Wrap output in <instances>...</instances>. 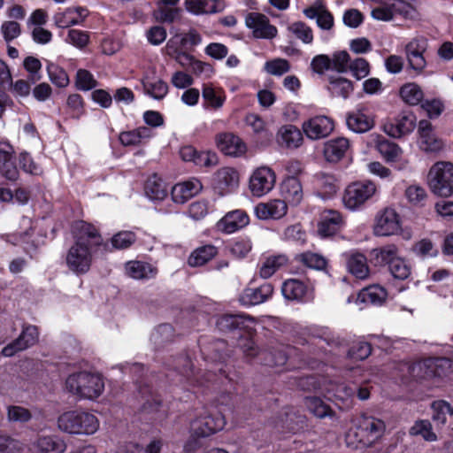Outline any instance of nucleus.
<instances>
[{"instance_id":"f257e3e1","label":"nucleus","mask_w":453,"mask_h":453,"mask_svg":"<svg viewBox=\"0 0 453 453\" xmlns=\"http://www.w3.org/2000/svg\"><path fill=\"white\" fill-rule=\"evenodd\" d=\"M72 233L74 242L66 253L65 264L74 274H85L89 271L93 253L103 239L96 226L85 221L75 222Z\"/></svg>"},{"instance_id":"f03ea898","label":"nucleus","mask_w":453,"mask_h":453,"mask_svg":"<svg viewBox=\"0 0 453 453\" xmlns=\"http://www.w3.org/2000/svg\"><path fill=\"white\" fill-rule=\"evenodd\" d=\"M386 423L375 416L363 413L351 420L345 434V442L351 449L370 448L384 436Z\"/></svg>"},{"instance_id":"7ed1b4c3","label":"nucleus","mask_w":453,"mask_h":453,"mask_svg":"<svg viewBox=\"0 0 453 453\" xmlns=\"http://www.w3.org/2000/svg\"><path fill=\"white\" fill-rule=\"evenodd\" d=\"M65 389L79 399L95 401L104 391L101 374L88 371L71 373L65 380Z\"/></svg>"},{"instance_id":"20e7f679","label":"nucleus","mask_w":453,"mask_h":453,"mask_svg":"<svg viewBox=\"0 0 453 453\" xmlns=\"http://www.w3.org/2000/svg\"><path fill=\"white\" fill-rule=\"evenodd\" d=\"M58 428L72 435H93L99 427L100 421L96 415L83 410H71L60 414L57 420Z\"/></svg>"},{"instance_id":"39448f33","label":"nucleus","mask_w":453,"mask_h":453,"mask_svg":"<svg viewBox=\"0 0 453 453\" xmlns=\"http://www.w3.org/2000/svg\"><path fill=\"white\" fill-rule=\"evenodd\" d=\"M377 185L370 180H356L349 183L344 189L342 203L350 211H357L377 194Z\"/></svg>"},{"instance_id":"423d86ee","label":"nucleus","mask_w":453,"mask_h":453,"mask_svg":"<svg viewBox=\"0 0 453 453\" xmlns=\"http://www.w3.org/2000/svg\"><path fill=\"white\" fill-rule=\"evenodd\" d=\"M453 372V361L447 357H431L411 367L413 377L420 380L441 379Z\"/></svg>"},{"instance_id":"0eeeda50","label":"nucleus","mask_w":453,"mask_h":453,"mask_svg":"<svg viewBox=\"0 0 453 453\" xmlns=\"http://www.w3.org/2000/svg\"><path fill=\"white\" fill-rule=\"evenodd\" d=\"M432 191L440 196H449L453 193V165L449 162H437L428 173Z\"/></svg>"},{"instance_id":"6e6552de","label":"nucleus","mask_w":453,"mask_h":453,"mask_svg":"<svg viewBox=\"0 0 453 453\" xmlns=\"http://www.w3.org/2000/svg\"><path fill=\"white\" fill-rule=\"evenodd\" d=\"M371 15L380 21H390L398 16L412 19L416 18L417 11L404 0H384L380 7L372 9Z\"/></svg>"},{"instance_id":"1a4fd4ad","label":"nucleus","mask_w":453,"mask_h":453,"mask_svg":"<svg viewBox=\"0 0 453 453\" xmlns=\"http://www.w3.org/2000/svg\"><path fill=\"white\" fill-rule=\"evenodd\" d=\"M226 423L221 412L204 410L191 421L190 430L196 437H207L223 430Z\"/></svg>"},{"instance_id":"9d476101","label":"nucleus","mask_w":453,"mask_h":453,"mask_svg":"<svg viewBox=\"0 0 453 453\" xmlns=\"http://www.w3.org/2000/svg\"><path fill=\"white\" fill-rule=\"evenodd\" d=\"M367 144L374 146L382 157L387 162L394 163L398 170H403L409 165V161L403 157V150L379 134H371L367 138Z\"/></svg>"},{"instance_id":"9b49d317","label":"nucleus","mask_w":453,"mask_h":453,"mask_svg":"<svg viewBox=\"0 0 453 453\" xmlns=\"http://www.w3.org/2000/svg\"><path fill=\"white\" fill-rule=\"evenodd\" d=\"M372 231L375 236L397 235L402 232V221L398 212L392 207L379 211L374 218Z\"/></svg>"},{"instance_id":"f8f14e48","label":"nucleus","mask_w":453,"mask_h":453,"mask_svg":"<svg viewBox=\"0 0 453 453\" xmlns=\"http://www.w3.org/2000/svg\"><path fill=\"white\" fill-rule=\"evenodd\" d=\"M276 183L275 172L267 165L253 170L249 180V188L254 196L261 197L270 193Z\"/></svg>"},{"instance_id":"ddd939ff","label":"nucleus","mask_w":453,"mask_h":453,"mask_svg":"<svg viewBox=\"0 0 453 453\" xmlns=\"http://www.w3.org/2000/svg\"><path fill=\"white\" fill-rule=\"evenodd\" d=\"M239 184L240 175L234 167H221L212 175V188L220 196L234 192L239 188Z\"/></svg>"},{"instance_id":"4468645a","label":"nucleus","mask_w":453,"mask_h":453,"mask_svg":"<svg viewBox=\"0 0 453 453\" xmlns=\"http://www.w3.org/2000/svg\"><path fill=\"white\" fill-rule=\"evenodd\" d=\"M245 26L251 31L254 38L272 40L278 35L277 27L269 18L261 12H249L245 16Z\"/></svg>"},{"instance_id":"2eb2a0df","label":"nucleus","mask_w":453,"mask_h":453,"mask_svg":"<svg viewBox=\"0 0 453 453\" xmlns=\"http://www.w3.org/2000/svg\"><path fill=\"white\" fill-rule=\"evenodd\" d=\"M417 127L416 116L409 111H401L383 125L384 132L391 137L400 138L414 131Z\"/></svg>"},{"instance_id":"dca6fc26","label":"nucleus","mask_w":453,"mask_h":453,"mask_svg":"<svg viewBox=\"0 0 453 453\" xmlns=\"http://www.w3.org/2000/svg\"><path fill=\"white\" fill-rule=\"evenodd\" d=\"M334 128V120L325 115H318L305 120L302 130L308 139L319 140L328 136Z\"/></svg>"},{"instance_id":"f3484780","label":"nucleus","mask_w":453,"mask_h":453,"mask_svg":"<svg viewBox=\"0 0 453 453\" xmlns=\"http://www.w3.org/2000/svg\"><path fill=\"white\" fill-rule=\"evenodd\" d=\"M29 449L33 453H64L67 444L65 439L58 434H40L30 441Z\"/></svg>"},{"instance_id":"a211bd4d","label":"nucleus","mask_w":453,"mask_h":453,"mask_svg":"<svg viewBox=\"0 0 453 453\" xmlns=\"http://www.w3.org/2000/svg\"><path fill=\"white\" fill-rule=\"evenodd\" d=\"M34 226L33 221L28 217H22L19 222V228L17 233L6 234L5 241L13 245H24V249L29 251L35 249L38 242L33 237Z\"/></svg>"},{"instance_id":"6ab92c4d","label":"nucleus","mask_w":453,"mask_h":453,"mask_svg":"<svg viewBox=\"0 0 453 453\" xmlns=\"http://www.w3.org/2000/svg\"><path fill=\"white\" fill-rule=\"evenodd\" d=\"M418 134L419 147L422 150L435 153L443 149L444 142L436 135L430 121L420 120L418 124Z\"/></svg>"},{"instance_id":"aec40b11","label":"nucleus","mask_w":453,"mask_h":453,"mask_svg":"<svg viewBox=\"0 0 453 453\" xmlns=\"http://www.w3.org/2000/svg\"><path fill=\"white\" fill-rule=\"evenodd\" d=\"M314 380L315 379L313 377L306 378V381L309 384H312L313 389L320 390L329 400L335 399L344 402L349 398H351L356 391V388L347 387L342 383L336 384L333 381L324 380L322 383L319 382L318 385H316L314 384Z\"/></svg>"},{"instance_id":"412c9836","label":"nucleus","mask_w":453,"mask_h":453,"mask_svg":"<svg viewBox=\"0 0 453 453\" xmlns=\"http://www.w3.org/2000/svg\"><path fill=\"white\" fill-rule=\"evenodd\" d=\"M203 189V184L198 178L192 177L184 181L176 183L171 188V196L173 203L183 204L198 195Z\"/></svg>"},{"instance_id":"4be33fe9","label":"nucleus","mask_w":453,"mask_h":453,"mask_svg":"<svg viewBox=\"0 0 453 453\" xmlns=\"http://www.w3.org/2000/svg\"><path fill=\"white\" fill-rule=\"evenodd\" d=\"M283 296L291 301L308 303L313 299V290L297 279L285 280L281 287Z\"/></svg>"},{"instance_id":"5701e85b","label":"nucleus","mask_w":453,"mask_h":453,"mask_svg":"<svg viewBox=\"0 0 453 453\" xmlns=\"http://www.w3.org/2000/svg\"><path fill=\"white\" fill-rule=\"evenodd\" d=\"M88 10L84 6L68 7L54 14V24L59 28L80 25L88 17Z\"/></svg>"},{"instance_id":"b1692460","label":"nucleus","mask_w":453,"mask_h":453,"mask_svg":"<svg viewBox=\"0 0 453 453\" xmlns=\"http://www.w3.org/2000/svg\"><path fill=\"white\" fill-rule=\"evenodd\" d=\"M254 212L261 220L280 219L288 212V203L282 199H271L259 203L255 206Z\"/></svg>"},{"instance_id":"393cba45","label":"nucleus","mask_w":453,"mask_h":453,"mask_svg":"<svg viewBox=\"0 0 453 453\" xmlns=\"http://www.w3.org/2000/svg\"><path fill=\"white\" fill-rule=\"evenodd\" d=\"M275 141L281 149L292 150L301 147L303 142V136L298 127L287 124L278 129Z\"/></svg>"},{"instance_id":"a878e982","label":"nucleus","mask_w":453,"mask_h":453,"mask_svg":"<svg viewBox=\"0 0 453 453\" xmlns=\"http://www.w3.org/2000/svg\"><path fill=\"white\" fill-rule=\"evenodd\" d=\"M216 145L225 155L238 157L247 151L244 142L232 133H222L216 136Z\"/></svg>"},{"instance_id":"bb28decb","label":"nucleus","mask_w":453,"mask_h":453,"mask_svg":"<svg viewBox=\"0 0 453 453\" xmlns=\"http://www.w3.org/2000/svg\"><path fill=\"white\" fill-rule=\"evenodd\" d=\"M273 293V285L271 283H264L258 288H245L239 296V302L245 307L257 305L269 300Z\"/></svg>"},{"instance_id":"cd10ccee","label":"nucleus","mask_w":453,"mask_h":453,"mask_svg":"<svg viewBox=\"0 0 453 453\" xmlns=\"http://www.w3.org/2000/svg\"><path fill=\"white\" fill-rule=\"evenodd\" d=\"M180 156L185 162H191L196 166L211 167L218 164V156L212 151H197L193 146H183Z\"/></svg>"},{"instance_id":"c85d7f7f","label":"nucleus","mask_w":453,"mask_h":453,"mask_svg":"<svg viewBox=\"0 0 453 453\" xmlns=\"http://www.w3.org/2000/svg\"><path fill=\"white\" fill-rule=\"evenodd\" d=\"M303 14L310 19H316L317 26L322 30H331L334 20L323 0H316L311 6L303 10Z\"/></svg>"},{"instance_id":"c756f323","label":"nucleus","mask_w":453,"mask_h":453,"mask_svg":"<svg viewBox=\"0 0 453 453\" xmlns=\"http://www.w3.org/2000/svg\"><path fill=\"white\" fill-rule=\"evenodd\" d=\"M249 222L250 218L244 211L234 210L220 219L217 222L216 227L221 233L233 234L246 226Z\"/></svg>"},{"instance_id":"7c9ffc66","label":"nucleus","mask_w":453,"mask_h":453,"mask_svg":"<svg viewBox=\"0 0 453 453\" xmlns=\"http://www.w3.org/2000/svg\"><path fill=\"white\" fill-rule=\"evenodd\" d=\"M344 225L342 214L334 210H326L321 213L318 225V234L326 238L335 234Z\"/></svg>"},{"instance_id":"2f4dec72","label":"nucleus","mask_w":453,"mask_h":453,"mask_svg":"<svg viewBox=\"0 0 453 453\" xmlns=\"http://www.w3.org/2000/svg\"><path fill=\"white\" fill-rule=\"evenodd\" d=\"M14 150L8 142H0V173L10 180H16L19 171L14 161Z\"/></svg>"},{"instance_id":"473e14b6","label":"nucleus","mask_w":453,"mask_h":453,"mask_svg":"<svg viewBox=\"0 0 453 453\" xmlns=\"http://www.w3.org/2000/svg\"><path fill=\"white\" fill-rule=\"evenodd\" d=\"M202 97L204 108L218 111L224 106L226 94L223 88L207 83L202 86Z\"/></svg>"},{"instance_id":"72a5a7b5","label":"nucleus","mask_w":453,"mask_h":453,"mask_svg":"<svg viewBox=\"0 0 453 453\" xmlns=\"http://www.w3.org/2000/svg\"><path fill=\"white\" fill-rule=\"evenodd\" d=\"M280 194L291 205H297L303 197V187L299 179L296 176L286 177L280 184Z\"/></svg>"},{"instance_id":"f704fd0d","label":"nucleus","mask_w":453,"mask_h":453,"mask_svg":"<svg viewBox=\"0 0 453 453\" xmlns=\"http://www.w3.org/2000/svg\"><path fill=\"white\" fill-rule=\"evenodd\" d=\"M346 124L352 132L362 134L373 127L374 118L372 114L365 111L357 110L347 116Z\"/></svg>"},{"instance_id":"c9c22d12","label":"nucleus","mask_w":453,"mask_h":453,"mask_svg":"<svg viewBox=\"0 0 453 453\" xmlns=\"http://www.w3.org/2000/svg\"><path fill=\"white\" fill-rule=\"evenodd\" d=\"M153 136L154 133L150 128L142 126L132 130L121 132L119 140L125 147H136L147 142Z\"/></svg>"},{"instance_id":"e433bc0d","label":"nucleus","mask_w":453,"mask_h":453,"mask_svg":"<svg viewBox=\"0 0 453 453\" xmlns=\"http://www.w3.org/2000/svg\"><path fill=\"white\" fill-rule=\"evenodd\" d=\"M349 148V142L347 138L337 137L330 139L324 144V157L331 163L339 162Z\"/></svg>"},{"instance_id":"4c0bfd02","label":"nucleus","mask_w":453,"mask_h":453,"mask_svg":"<svg viewBox=\"0 0 453 453\" xmlns=\"http://www.w3.org/2000/svg\"><path fill=\"white\" fill-rule=\"evenodd\" d=\"M184 6L188 12L195 16L214 14L222 10L219 0H185Z\"/></svg>"},{"instance_id":"58836bf2","label":"nucleus","mask_w":453,"mask_h":453,"mask_svg":"<svg viewBox=\"0 0 453 453\" xmlns=\"http://www.w3.org/2000/svg\"><path fill=\"white\" fill-rule=\"evenodd\" d=\"M243 352L248 357H257L261 364L265 365H281L287 361L284 355H279L277 358L271 357V354L265 350L257 349L253 341L250 340L242 346Z\"/></svg>"},{"instance_id":"ea45409f","label":"nucleus","mask_w":453,"mask_h":453,"mask_svg":"<svg viewBox=\"0 0 453 453\" xmlns=\"http://www.w3.org/2000/svg\"><path fill=\"white\" fill-rule=\"evenodd\" d=\"M142 84L145 95L157 101L164 99L169 91L168 84L159 78L153 79L145 75L142 79Z\"/></svg>"},{"instance_id":"a19ab883","label":"nucleus","mask_w":453,"mask_h":453,"mask_svg":"<svg viewBox=\"0 0 453 453\" xmlns=\"http://www.w3.org/2000/svg\"><path fill=\"white\" fill-rule=\"evenodd\" d=\"M288 258L284 254L271 255L261 260L258 273L261 278L268 279L280 268L288 264Z\"/></svg>"},{"instance_id":"79ce46f5","label":"nucleus","mask_w":453,"mask_h":453,"mask_svg":"<svg viewBox=\"0 0 453 453\" xmlns=\"http://www.w3.org/2000/svg\"><path fill=\"white\" fill-rule=\"evenodd\" d=\"M144 192L146 196L154 202H161L168 195V189L165 181L156 174L150 176L146 180Z\"/></svg>"},{"instance_id":"37998d69","label":"nucleus","mask_w":453,"mask_h":453,"mask_svg":"<svg viewBox=\"0 0 453 453\" xmlns=\"http://www.w3.org/2000/svg\"><path fill=\"white\" fill-rule=\"evenodd\" d=\"M125 268L127 274L135 280H149L157 273V269L151 265L141 261H129Z\"/></svg>"},{"instance_id":"c03bdc74","label":"nucleus","mask_w":453,"mask_h":453,"mask_svg":"<svg viewBox=\"0 0 453 453\" xmlns=\"http://www.w3.org/2000/svg\"><path fill=\"white\" fill-rule=\"evenodd\" d=\"M388 296L387 290L380 285H372L363 288L357 296V302L382 304Z\"/></svg>"},{"instance_id":"a18cd8bd","label":"nucleus","mask_w":453,"mask_h":453,"mask_svg":"<svg viewBox=\"0 0 453 453\" xmlns=\"http://www.w3.org/2000/svg\"><path fill=\"white\" fill-rule=\"evenodd\" d=\"M316 187L318 193L322 199H327L334 196L337 190V180L336 178L328 173H319L316 178Z\"/></svg>"},{"instance_id":"49530a36","label":"nucleus","mask_w":453,"mask_h":453,"mask_svg":"<svg viewBox=\"0 0 453 453\" xmlns=\"http://www.w3.org/2000/svg\"><path fill=\"white\" fill-rule=\"evenodd\" d=\"M218 254V249L211 244L203 245L196 249L189 256L188 263L190 266H202Z\"/></svg>"},{"instance_id":"de8ad7c7","label":"nucleus","mask_w":453,"mask_h":453,"mask_svg":"<svg viewBox=\"0 0 453 453\" xmlns=\"http://www.w3.org/2000/svg\"><path fill=\"white\" fill-rule=\"evenodd\" d=\"M399 96L405 104L418 105L422 102L424 93L417 83L408 82L400 88Z\"/></svg>"},{"instance_id":"09e8293b","label":"nucleus","mask_w":453,"mask_h":453,"mask_svg":"<svg viewBox=\"0 0 453 453\" xmlns=\"http://www.w3.org/2000/svg\"><path fill=\"white\" fill-rule=\"evenodd\" d=\"M349 271L357 279H365L369 274L366 257L360 253H351L347 262Z\"/></svg>"},{"instance_id":"8fccbe9b","label":"nucleus","mask_w":453,"mask_h":453,"mask_svg":"<svg viewBox=\"0 0 453 453\" xmlns=\"http://www.w3.org/2000/svg\"><path fill=\"white\" fill-rule=\"evenodd\" d=\"M304 423V417L296 414L295 411H287L284 414V418L280 417L276 423V427L279 429L286 430L290 433H296Z\"/></svg>"},{"instance_id":"3c124183","label":"nucleus","mask_w":453,"mask_h":453,"mask_svg":"<svg viewBox=\"0 0 453 453\" xmlns=\"http://www.w3.org/2000/svg\"><path fill=\"white\" fill-rule=\"evenodd\" d=\"M328 90L333 96L347 98L353 91V85L346 78L332 76L329 80Z\"/></svg>"},{"instance_id":"603ef678","label":"nucleus","mask_w":453,"mask_h":453,"mask_svg":"<svg viewBox=\"0 0 453 453\" xmlns=\"http://www.w3.org/2000/svg\"><path fill=\"white\" fill-rule=\"evenodd\" d=\"M373 258L377 264H387L388 266L395 259H399L398 248L395 244H388L379 249H374L372 251Z\"/></svg>"},{"instance_id":"864d4df0","label":"nucleus","mask_w":453,"mask_h":453,"mask_svg":"<svg viewBox=\"0 0 453 453\" xmlns=\"http://www.w3.org/2000/svg\"><path fill=\"white\" fill-rule=\"evenodd\" d=\"M296 259L303 265L319 271L324 270L327 265V261L323 256L313 252L301 253L296 256Z\"/></svg>"},{"instance_id":"5fc2aeb1","label":"nucleus","mask_w":453,"mask_h":453,"mask_svg":"<svg viewBox=\"0 0 453 453\" xmlns=\"http://www.w3.org/2000/svg\"><path fill=\"white\" fill-rule=\"evenodd\" d=\"M305 406L317 418L332 417L333 411L320 398L311 396L305 398Z\"/></svg>"},{"instance_id":"6e6d98bb","label":"nucleus","mask_w":453,"mask_h":453,"mask_svg":"<svg viewBox=\"0 0 453 453\" xmlns=\"http://www.w3.org/2000/svg\"><path fill=\"white\" fill-rule=\"evenodd\" d=\"M244 324V316L242 314H224L216 322L217 327L222 332L241 327Z\"/></svg>"},{"instance_id":"4d7b16f0","label":"nucleus","mask_w":453,"mask_h":453,"mask_svg":"<svg viewBox=\"0 0 453 453\" xmlns=\"http://www.w3.org/2000/svg\"><path fill=\"white\" fill-rule=\"evenodd\" d=\"M65 42L79 50H83L88 45L90 36L87 31L73 28L68 30Z\"/></svg>"},{"instance_id":"13d9d810","label":"nucleus","mask_w":453,"mask_h":453,"mask_svg":"<svg viewBox=\"0 0 453 453\" xmlns=\"http://www.w3.org/2000/svg\"><path fill=\"white\" fill-rule=\"evenodd\" d=\"M251 241L247 237L234 239L228 244L230 253L236 258L245 257L251 250Z\"/></svg>"},{"instance_id":"bf43d9fd","label":"nucleus","mask_w":453,"mask_h":453,"mask_svg":"<svg viewBox=\"0 0 453 453\" xmlns=\"http://www.w3.org/2000/svg\"><path fill=\"white\" fill-rule=\"evenodd\" d=\"M47 72L50 81L58 88H65L69 84L66 72L58 65L49 62Z\"/></svg>"},{"instance_id":"052dcab7","label":"nucleus","mask_w":453,"mask_h":453,"mask_svg":"<svg viewBox=\"0 0 453 453\" xmlns=\"http://www.w3.org/2000/svg\"><path fill=\"white\" fill-rule=\"evenodd\" d=\"M288 31L305 44H310L313 41L312 29L304 22H293L288 26Z\"/></svg>"},{"instance_id":"680f3d73","label":"nucleus","mask_w":453,"mask_h":453,"mask_svg":"<svg viewBox=\"0 0 453 453\" xmlns=\"http://www.w3.org/2000/svg\"><path fill=\"white\" fill-rule=\"evenodd\" d=\"M410 434L420 435L427 441H434L437 439L433 432L432 426L428 420H418L410 429Z\"/></svg>"},{"instance_id":"e2e57ef3","label":"nucleus","mask_w":453,"mask_h":453,"mask_svg":"<svg viewBox=\"0 0 453 453\" xmlns=\"http://www.w3.org/2000/svg\"><path fill=\"white\" fill-rule=\"evenodd\" d=\"M264 70L271 75L281 76L290 70V64L287 59L278 58L266 61Z\"/></svg>"},{"instance_id":"0e129e2a","label":"nucleus","mask_w":453,"mask_h":453,"mask_svg":"<svg viewBox=\"0 0 453 453\" xmlns=\"http://www.w3.org/2000/svg\"><path fill=\"white\" fill-rule=\"evenodd\" d=\"M433 419L440 424H445L447 415L453 417V409L445 401H435L432 404Z\"/></svg>"},{"instance_id":"69168bd1","label":"nucleus","mask_w":453,"mask_h":453,"mask_svg":"<svg viewBox=\"0 0 453 453\" xmlns=\"http://www.w3.org/2000/svg\"><path fill=\"white\" fill-rule=\"evenodd\" d=\"M75 84L79 90L88 91L95 88L97 86V81L90 72L80 69L76 73Z\"/></svg>"},{"instance_id":"338daca9","label":"nucleus","mask_w":453,"mask_h":453,"mask_svg":"<svg viewBox=\"0 0 453 453\" xmlns=\"http://www.w3.org/2000/svg\"><path fill=\"white\" fill-rule=\"evenodd\" d=\"M1 34L4 40L9 43L21 35V26L15 20H5L1 24Z\"/></svg>"},{"instance_id":"774afa93","label":"nucleus","mask_w":453,"mask_h":453,"mask_svg":"<svg viewBox=\"0 0 453 453\" xmlns=\"http://www.w3.org/2000/svg\"><path fill=\"white\" fill-rule=\"evenodd\" d=\"M23 447L19 440L0 434V453H21Z\"/></svg>"}]
</instances>
